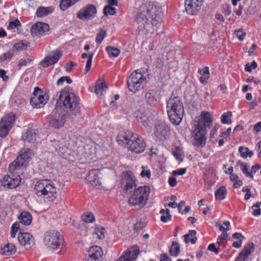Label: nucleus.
<instances>
[{"label": "nucleus", "instance_id": "1", "mask_svg": "<svg viewBox=\"0 0 261 261\" xmlns=\"http://www.w3.org/2000/svg\"><path fill=\"white\" fill-rule=\"evenodd\" d=\"M79 100V98L68 88L62 90L56 107L50 116L49 125L60 128L64 125L66 119H72L78 115L80 112Z\"/></svg>", "mask_w": 261, "mask_h": 261}, {"label": "nucleus", "instance_id": "2", "mask_svg": "<svg viewBox=\"0 0 261 261\" xmlns=\"http://www.w3.org/2000/svg\"><path fill=\"white\" fill-rule=\"evenodd\" d=\"M159 94L154 90H149L145 94V100L147 105L151 108L145 111L139 110L136 113L138 121L146 128H150L156 118L157 111L155 106L159 100Z\"/></svg>", "mask_w": 261, "mask_h": 261}, {"label": "nucleus", "instance_id": "3", "mask_svg": "<svg viewBox=\"0 0 261 261\" xmlns=\"http://www.w3.org/2000/svg\"><path fill=\"white\" fill-rule=\"evenodd\" d=\"M213 117L208 112H203L195 121L192 127V135L194 146L203 147L206 143L207 129L212 124Z\"/></svg>", "mask_w": 261, "mask_h": 261}, {"label": "nucleus", "instance_id": "4", "mask_svg": "<svg viewBox=\"0 0 261 261\" xmlns=\"http://www.w3.org/2000/svg\"><path fill=\"white\" fill-rule=\"evenodd\" d=\"M117 140L119 144L124 145L129 150L135 153L143 152L146 147V143L142 137L131 132L120 133Z\"/></svg>", "mask_w": 261, "mask_h": 261}, {"label": "nucleus", "instance_id": "5", "mask_svg": "<svg viewBox=\"0 0 261 261\" xmlns=\"http://www.w3.org/2000/svg\"><path fill=\"white\" fill-rule=\"evenodd\" d=\"M163 13L160 8L153 3H149L147 5L142 6L140 12L137 14L136 19L138 22H145L149 18L151 19L152 25H156L162 21Z\"/></svg>", "mask_w": 261, "mask_h": 261}, {"label": "nucleus", "instance_id": "6", "mask_svg": "<svg viewBox=\"0 0 261 261\" xmlns=\"http://www.w3.org/2000/svg\"><path fill=\"white\" fill-rule=\"evenodd\" d=\"M34 191L37 196L43 198L45 201H53L57 197V188L50 180L42 179L37 181Z\"/></svg>", "mask_w": 261, "mask_h": 261}, {"label": "nucleus", "instance_id": "7", "mask_svg": "<svg viewBox=\"0 0 261 261\" xmlns=\"http://www.w3.org/2000/svg\"><path fill=\"white\" fill-rule=\"evenodd\" d=\"M167 109L170 121L173 124H179L184 115V107L179 97L172 95L167 101Z\"/></svg>", "mask_w": 261, "mask_h": 261}, {"label": "nucleus", "instance_id": "8", "mask_svg": "<svg viewBox=\"0 0 261 261\" xmlns=\"http://www.w3.org/2000/svg\"><path fill=\"white\" fill-rule=\"evenodd\" d=\"M150 193V188L148 186L139 187L130 192L128 199L129 205L137 208H141L147 203Z\"/></svg>", "mask_w": 261, "mask_h": 261}, {"label": "nucleus", "instance_id": "9", "mask_svg": "<svg viewBox=\"0 0 261 261\" xmlns=\"http://www.w3.org/2000/svg\"><path fill=\"white\" fill-rule=\"evenodd\" d=\"M43 242L48 249L58 252L63 246L64 241L59 232L50 230L44 233Z\"/></svg>", "mask_w": 261, "mask_h": 261}, {"label": "nucleus", "instance_id": "10", "mask_svg": "<svg viewBox=\"0 0 261 261\" xmlns=\"http://www.w3.org/2000/svg\"><path fill=\"white\" fill-rule=\"evenodd\" d=\"M146 82V76L140 69L133 71L127 79V87L129 90L136 93L143 88Z\"/></svg>", "mask_w": 261, "mask_h": 261}, {"label": "nucleus", "instance_id": "11", "mask_svg": "<svg viewBox=\"0 0 261 261\" xmlns=\"http://www.w3.org/2000/svg\"><path fill=\"white\" fill-rule=\"evenodd\" d=\"M9 168V173L4 176L2 180V185L9 189L15 188L19 185L21 182V177L19 175L21 170L14 169L11 170V164Z\"/></svg>", "mask_w": 261, "mask_h": 261}, {"label": "nucleus", "instance_id": "12", "mask_svg": "<svg viewBox=\"0 0 261 261\" xmlns=\"http://www.w3.org/2000/svg\"><path fill=\"white\" fill-rule=\"evenodd\" d=\"M32 155V151L30 149H21L17 159L11 164V170L14 169L21 170L27 165Z\"/></svg>", "mask_w": 261, "mask_h": 261}, {"label": "nucleus", "instance_id": "13", "mask_svg": "<svg viewBox=\"0 0 261 261\" xmlns=\"http://www.w3.org/2000/svg\"><path fill=\"white\" fill-rule=\"evenodd\" d=\"M16 116L12 113L6 115L0 121V136L6 137L12 128Z\"/></svg>", "mask_w": 261, "mask_h": 261}, {"label": "nucleus", "instance_id": "14", "mask_svg": "<svg viewBox=\"0 0 261 261\" xmlns=\"http://www.w3.org/2000/svg\"><path fill=\"white\" fill-rule=\"evenodd\" d=\"M45 94L41 89L36 87L33 93V96L30 99V103L35 108H41L43 107L47 101V97H45Z\"/></svg>", "mask_w": 261, "mask_h": 261}, {"label": "nucleus", "instance_id": "15", "mask_svg": "<svg viewBox=\"0 0 261 261\" xmlns=\"http://www.w3.org/2000/svg\"><path fill=\"white\" fill-rule=\"evenodd\" d=\"M97 10L95 6L88 5L81 9L76 14L77 17L81 20H90L95 17Z\"/></svg>", "mask_w": 261, "mask_h": 261}, {"label": "nucleus", "instance_id": "16", "mask_svg": "<svg viewBox=\"0 0 261 261\" xmlns=\"http://www.w3.org/2000/svg\"><path fill=\"white\" fill-rule=\"evenodd\" d=\"M73 142L69 138H61L55 141L54 144L56 149L58 150L63 155L68 153V150L73 145Z\"/></svg>", "mask_w": 261, "mask_h": 261}, {"label": "nucleus", "instance_id": "17", "mask_svg": "<svg viewBox=\"0 0 261 261\" xmlns=\"http://www.w3.org/2000/svg\"><path fill=\"white\" fill-rule=\"evenodd\" d=\"M18 240L20 245L27 249H30L35 245V241L33 236L28 232H19Z\"/></svg>", "mask_w": 261, "mask_h": 261}, {"label": "nucleus", "instance_id": "18", "mask_svg": "<svg viewBox=\"0 0 261 261\" xmlns=\"http://www.w3.org/2000/svg\"><path fill=\"white\" fill-rule=\"evenodd\" d=\"M169 128L162 122H158L155 125L154 134L160 141L166 139L169 135Z\"/></svg>", "mask_w": 261, "mask_h": 261}, {"label": "nucleus", "instance_id": "19", "mask_svg": "<svg viewBox=\"0 0 261 261\" xmlns=\"http://www.w3.org/2000/svg\"><path fill=\"white\" fill-rule=\"evenodd\" d=\"M139 252L140 250L138 246H133L125 251L117 261H135Z\"/></svg>", "mask_w": 261, "mask_h": 261}, {"label": "nucleus", "instance_id": "20", "mask_svg": "<svg viewBox=\"0 0 261 261\" xmlns=\"http://www.w3.org/2000/svg\"><path fill=\"white\" fill-rule=\"evenodd\" d=\"M49 30L48 24L38 22L34 24L31 29V33L34 37H39L43 35L45 32Z\"/></svg>", "mask_w": 261, "mask_h": 261}, {"label": "nucleus", "instance_id": "21", "mask_svg": "<svg viewBox=\"0 0 261 261\" xmlns=\"http://www.w3.org/2000/svg\"><path fill=\"white\" fill-rule=\"evenodd\" d=\"M61 56L62 54L59 50L53 51L40 62V64L43 67H47L57 62Z\"/></svg>", "mask_w": 261, "mask_h": 261}, {"label": "nucleus", "instance_id": "22", "mask_svg": "<svg viewBox=\"0 0 261 261\" xmlns=\"http://www.w3.org/2000/svg\"><path fill=\"white\" fill-rule=\"evenodd\" d=\"M99 174V171L98 170L93 169L89 171L86 178L91 186L96 188H99L100 185Z\"/></svg>", "mask_w": 261, "mask_h": 261}, {"label": "nucleus", "instance_id": "23", "mask_svg": "<svg viewBox=\"0 0 261 261\" xmlns=\"http://www.w3.org/2000/svg\"><path fill=\"white\" fill-rule=\"evenodd\" d=\"M254 250V244L252 243H249L246 244L244 249L240 253L239 256L236 258V261H245Z\"/></svg>", "mask_w": 261, "mask_h": 261}, {"label": "nucleus", "instance_id": "24", "mask_svg": "<svg viewBox=\"0 0 261 261\" xmlns=\"http://www.w3.org/2000/svg\"><path fill=\"white\" fill-rule=\"evenodd\" d=\"M21 139L26 143L34 145L38 142L39 138L36 133L33 130H29L22 134Z\"/></svg>", "mask_w": 261, "mask_h": 261}, {"label": "nucleus", "instance_id": "25", "mask_svg": "<svg viewBox=\"0 0 261 261\" xmlns=\"http://www.w3.org/2000/svg\"><path fill=\"white\" fill-rule=\"evenodd\" d=\"M102 250L98 246L91 247L88 253V255L93 258L95 261H102Z\"/></svg>", "mask_w": 261, "mask_h": 261}, {"label": "nucleus", "instance_id": "26", "mask_svg": "<svg viewBox=\"0 0 261 261\" xmlns=\"http://www.w3.org/2000/svg\"><path fill=\"white\" fill-rule=\"evenodd\" d=\"M122 182L124 184V188L126 191L129 192H132L133 189L136 188V185L135 183V178L134 176L130 175L125 176L122 179Z\"/></svg>", "mask_w": 261, "mask_h": 261}, {"label": "nucleus", "instance_id": "27", "mask_svg": "<svg viewBox=\"0 0 261 261\" xmlns=\"http://www.w3.org/2000/svg\"><path fill=\"white\" fill-rule=\"evenodd\" d=\"M108 89V87L104 80L102 79H98L95 87V92L98 96H101L103 92H106Z\"/></svg>", "mask_w": 261, "mask_h": 261}, {"label": "nucleus", "instance_id": "28", "mask_svg": "<svg viewBox=\"0 0 261 261\" xmlns=\"http://www.w3.org/2000/svg\"><path fill=\"white\" fill-rule=\"evenodd\" d=\"M189 0H186L185 2V8L186 11L188 14L190 15H194L198 12V7L196 5L191 3Z\"/></svg>", "mask_w": 261, "mask_h": 261}, {"label": "nucleus", "instance_id": "29", "mask_svg": "<svg viewBox=\"0 0 261 261\" xmlns=\"http://www.w3.org/2000/svg\"><path fill=\"white\" fill-rule=\"evenodd\" d=\"M16 251L15 246L13 243H8L2 249V254L5 255H10Z\"/></svg>", "mask_w": 261, "mask_h": 261}, {"label": "nucleus", "instance_id": "30", "mask_svg": "<svg viewBox=\"0 0 261 261\" xmlns=\"http://www.w3.org/2000/svg\"><path fill=\"white\" fill-rule=\"evenodd\" d=\"M19 218L20 222L25 225H30L32 221L31 215L27 212H22Z\"/></svg>", "mask_w": 261, "mask_h": 261}, {"label": "nucleus", "instance_id": "31", "mask_svg": "<svg viewBox=\"0 0 261 261\" xmlns=\"http://www.w3.org/2000/svg\"><path fill=\"white\" fill-rule=\"evenodd\" d=\"M54 9L51 7H39L36 11V15L39 17H44L51 13Z\"/></svg>", "mask_w": 261, "mask_h": 261}, {"label": "nucleus", "instance_id": "32", "mask_svg": "<svg viewBox=\"0 0 261 261\" xmlns=\"http://www.w3.org/2000/svg\"><path fill=\"white\" fill-rule=\"evenodd\" d=\"M196 231L194 230H190L188 234L184 236V241L186 243L190 242L194 244L197 241L196 237Z\"/></svg>", "mask_w": 261, "mask_h": 261}, {"label": "nucleus", "instance_id": "33", "mask_svg": "<svg viewBox=\"0 0 261 261\" xmlns=\"http://www.w3.org/2000/svg\"><path fill=\"white\" fill-rule=\"evenodd\" d=\"M81 0H61L60 3V8L62 11H65L69 7L74 5Z\"/></svg>", "mask_w": 261, "mask_h": 261}, {"label": "nucleus", "instance_id": "34", "mask_svg": "<svg viewBox=\"0 0 261 261\" xmlns=\"http://www.w3.org/2000/svg\"><path fill=\"white\" fill-rule=\"evenodd\" d=\"M227 190L225 187L222 186L216 191L215 193V198L217 200H223L225 199L227 195Z\"/></svg>", "mask_w": 261, "mask_h": 261}, {"label": "nucleus", "instance_id": "35", "mask_svg": "<svg viewBox=\"0 0 261 261\" xmlns=\"http://www.w3.org/2000/svg\"><path fill=\"white\" fill-rule=\"evenodd\" d=\"M237 166H240L242 172L248 177H249L252 180L253 179V176L250 174V172L248 171V166L247 164H244L241 161L237 162Z\"/></svg>", "mask_w": 261, "mask_h": 261}, {"label": "nucleus", "instance_id": "36", "mask_svg": "<svg viewBox=\"0 0 261 261\" xmlns=\"http://www.w3.org/2000/svg\"><path fill=\"white\" fill-rule=\"evenodd\" d=\"M30 43L27 41H21L13 45V49L21 51L26 49L29 46Z\"/></svg>", "mask_w": 261, "mask_h": 261}, {"label": "nucleus", "instance_id": "37", "mask_svg": "<svg viewBox=\"0 0 261 261\" xmlns=\"http://www.w3.org/2000/svg\"><path fill=\"white\" fill-rule=\"evenodd\" d=\"M232 116L231 112L228 111L223 113L221 117V121L223 124H230L232 122L230 118Z\"/></svg>", "mask_w": 261, "mask_h": 261}, {"label": "nucleus", "instance_id": "38", "mask_svg": "<svg viewBox=\"0 0 261 261\" xmlns=\"http://www.w3.org/2000/svg\"><path fill=\"white\" fill-rule=\"evenodd\" d=\"M106 50L111 57H117L120 54L119 49L115 47L108 46L106 48Z\"/></svg>", "mask_w": 261, "mask_h": 261}, {"label": "nucleus", "instance_id": "39", "mask_svg": "<svg viewBox=\"0 0 261 261\" xmlns=\"http://www.w3.org/2000/svg\"><path fill=\"white\" fill-rule=\"evenodd\" d=\"M160 213L162 214L161 217V220L163 222H167L171 219V215H170V211L169 209L161 210Z\"/></svg>", "mask_w": 261, "mask_h": 261}, {"label": "nucleus", "instance_id": "40", "mask_svg": "<svg viewBox=\"0 0 261 261\" xmlns=\"http://www.w3.org/2000/svg\"><path fill=\"white\" fill-rule=\"evenodd\" d=\"M170 253L171 255L177 256L179 253V245L178 243L173 242L170 249Z\"/></svg>", "mask_w": 261, "mask_h": 261}, {"label": "nucleus", "instance_id": "41", "mask_svg": "<svg viewBox=\"0 0 261 261\" xmlns=\"http://www.w3.org/2000/svg\"><path fill=\"white\" fill-rule=\"evenodd\" d=\"M260 205L261 202H257L252 205V214L254 216L257 217L261 215V209L260 208Z\"/></svg>", "mask_w": 261, "mask_h": 261}, {"label": "nucleus", "instance_id": "42", "mask_svg": "<svg viewBox=\"0 0 261 261\" xmlns=\"http://www.w3.org/2000/svg\"><path fill=\"white\" fill-rule=\"evenodd\" d=\"M103 13L106 15H113L116 13V9L112 6H106L103 8Z\"/></svg>", "mask_w": 261, "mask_h": 261}, {"label": "nucleus", "instance_id": "43", "mask_svg": "<svg viewBox=\"0 0 261 261\" xmlns=\"http://www.w3.org/2000/svg\"><path fill=\"white\" fill-rule=\"evenodd\" d=\"M82 219L86 223H92L94 221L95 218L91 213H86L82 216Z\"/></svg>", "mask_w": 261, "mask_h": 261}, {"label": "nucleus", "instance_id": "44", "mask_svg": "<svg viewBox=\"0 0 261 261\" xmlns=\"http://www.w3.org/2000/svg\"><path fill=\"white\" fill-rule=\"evenodd\" d=\"M107 35L106 32L105 30H101L97 34L95 41L97 43L102 42Z\"/></svg>", "mask_w": 261, "mask_h": 261}, {"label": "nucleus", "instance_id": "45", "mask_svg": "<svg viewBox=\"0 0 261 261\" xmlns=\"http://www.w3.org/2000/svg\"><path fill=\"white\" fill-rule=\"evenodd\" d=\"M172 153L176 160L182 161V153L179 147H176L175 149L172 151Z\"/></svg>", "mask_w": 261, "mask_h": 261}, {"label": "nucleus", "instance_id": "46", "mask_svg": "<svg viewBox=\"0 0 261 261\" xmlns=\"http://www.w3.org/2000/svg\"><path fill=\"white\" fill-rule=\"evenodd\" d=\"M94 233L99 239H103L105 237L104 228L102 227L96 228Z\"/></svg>", "mask_w": 261, "mask_h": 261}, {"label": "nucleus", "instance_id": "47", "mask_svg": "<svg viewBox=\"0 0 261 261\" xmlns=\"http://www.w3.org/2000/svg\"><path fill=\"white\" fill-rule=\"evenodd\" d=\"M64 82H66L67 84H70L72 83V80L69 76H62L58 80L57 84L59 86L62 84Z\"/></svg>", "mask_w": 261, "mask_h": 261}, {"label": "nucleus", "instance_id": "48", "mask_svg": "<svg viewBox=\"0 0 261 261\" xmlns=\"http://www.w3.org/2000/svg\"><path fill=\"white\" fill-rule=\"evenodd\" d=\"M257 63L255 61H253L250 64L248 63L246 64L245 70L247 72H251V69H255L257 67Z\"/></svg>", "mask_w": 261, "mask_h": 261}, {"label": "nucleus", "instance_id": "49", "mask_svg": "<svg viewBox=\"0 0 261 261\" xmlns=\"http://www.w3.org/2000/svg\"><path fill=\"white\" fill-rule=\"evenodd\" d=\"M21 23L18 19H16L14 21H10L8 27V29H14L19 26H20Z\"/></svg>", "mask_w": 261, "mask_h": 261}, {"label": "nucleus", "instance_id": "50", "mask_svg": "<svg viewBox=\"0 0 261 261\" xmlns=\"http://www.w3.org/2000/svg\"><path fill=\"white\" fill-rule=\"evenodd\" d=\"M93 57V53L90 54L89 55V56L88 57V59L87 61L86 66V68H85L86 73H87L90 70V69L91 68Z\"/></svg>", "mask_w": 261, "mask_h": 261}, {"label": "nucleus", "instance_id": "51", "mask_svg": "<svg viewBox=\"0 0 261 261\" xmlns=\"http://www.w3.org/2000/svg\"><path fill=\"white\" fill-rule=\"evenodd\" d=\"M234 33L236 35L237 38L240 41H243L244 40V36L246 35V33L241 29L235 31Z\"/></svg>", "mask_w": 261, "mask_h": 261}, {"label": "nucleus", "instance_id": "52", "mask_svg": "<svg viewBox=\"0 0 261 261\" xmlns=\"http://www.w3.org/2000/svg\"><path fill=\"white\" fill-rule=\"evenodd\" d=\"M142 170L141 172L140 175L142 177H147L149 178L151 176L150 171L147 169L144 166L142 167Z\"/></svg>", "mask_w": 261, "mask_h": 261}, {"label": "nucleus", "instance_id": "53", "mask_svg": "<svg viewBox=\"0 0 261 261\" xmlns=\"http://www.w3.org/2000/svg\"><path fill=\"white\" fill-rule=\"evenodd\" d=\"M223 224L225 226H226V227H223L221 224H218L217 225V226L221 231H222V232H226L227 230H229V226L230 225V222L228 221H225L223 222Z\"/></svg>", "mask_w": 261, "mask_h": 261}, {"label": "nucleus", "instance_id": "54", "mask_svg": "<svg viewBox=\"0 0 261 261\" xmlns=\"http://www.w3.org/2000/svg\"><path fill=\"white\" fill-rule=\"evenodd\" d=\"M12 56H13V54L12 53H11L10 51H8V52L4 54L0 57V61L3 62L4 61L10 59Z\"/></svg>", "mask_w": 261, "mask_h": 261}, {"label": "nucleus", "instance_id": "55", "mask_svg": "<svg viewBox=\"0 0 261 261\" xmlns=\"http://www.w3.org/2000/svg\"><path fill=\"white\" fill-rule=\"evenodd\" d=\"M239 151L240 152L242 157L243 158H246L247 157V154L248 151V148L240 146L239 148Z\"/></svg>", "mask_w": 261, "mask_h": 261}, {"label": "nucleus", "instance_id": "56", "mask_svg": "<svg viewBox=\"0 0 261 261\" xmlns=\"http://www.w3.org/2000/svg\"><path fill=\"white\" fill-rule=\"evenodd\" d=\"M31 61L29 59H21L18 61V65L19 67L27 66Z\"/></svg>", "mask_w": 261, "mask_h": 261}, {"label": "nucleus", "instance_id": "57", "mask_svg": "<svg viewBox=\"0 0 261 261\" xmlns=\"http://www.w3.org/2000/svg\"><path fill=\"white\" fill-rule=\"evenodd\" d=\"M145 223L144 222H142L141 220H140L135 224L134 229L136 230H140L145 226Z\"/></svg>", "mask_w": 261, "mask_h": 261}, {"label": "nucleus", "instance_id": "58", "mask_svg": "<svg viewBox=\"0 0 261 261\" xmlns=\"http://www.w3.org/2000/svg\"><path fill=\"white\" fill-rule=\"evenodd\" d=\"M186 173V169L185 168H179L177 170H174L172 172V175H182Z\"/></svg>", "mask_w": 261, "mask_h": 261}, {"label": "nucleus", "instance_id": "59", "mask_svg": "<svg viewBox=\"0 0 261 261\" xmlns=\"http://www.w3.org/2000/svg\"><path fill=\"white\" fill-rule=\"evenodd\" d=\"M199 73L203 76H209V69L207 67H205L203 69H199Z\"/></svg>", "mask_w": 261, "mask_h": 261}, {"label": "nucleus", "instance_id": "60", "mask_svg": "<svg viewBox=\"0 0 261 261\" xmlns=\"http://www.w3.org/2000/svg\"><path fill=\"white\" fill-rule=\"evenodd\" d=\"M259 169H260V166L259 164H256L252 167L250 174L253 176V174H255Z\"/></svg>", "mask_w": 261, "mask_h": 261}, {"label": "nucleus", "instance_id": "61", "mask_svg": "<svg viewBox=\"0 0 261 261\" xmlns=\"http://www.w3.org/2000/svg\"><path fill=\"white\" fill-rule=\"evenodd\" d=\"M0 77L2 78L4 81H7L8 80V76L6 75V72L4 69H0Z\"/></svg>", "mask_w": 261, "mask_h": 261}, {"label": "nucleus", "instance_id": "62", "mask_svg": "<svg viewBox=\"0 0 261 261\" xmlns=\"http://www.w3.org/2000/svg\"><path fill=\"white\" fill-rule=\"evenodd\" d=\"M208 249L211 251L215 252L216 254H218L219 252V249L216 248L214 244H211L208 247Z\"/></svg>", "mask_w": 261, "mask_h": 261}, {"label": "nucleus", "instance_id": "63", "mask_svg": "<svg viewBox=\"0 0 261 261\" xmlns=\"http://www.w3.org/2000/svg\"><path fill=\"white\" fill-rule=\"evenodd\" d=\"M261 130V121L257 123L253 128V132L257 134Z\"/></svg>", "mask_w": 261, "mask_h": 261}, {"label": "nucleus", "instance_id": "64", "mask_svg": "<svg viewBox=\"0 0 261 261\" xmlns=\"http://www.w3.org/2000/svg\"><path fill=\"white\" fill-rule=\"evenodd\" d=\"M160 260V261H171V259L165 253H162L161 255Z\"/></svg>", "mask_w": 261, "mask_h": 261}]
</instances>
